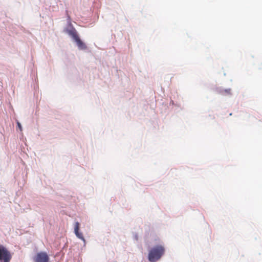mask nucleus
Masks as SVG:
<instances>
[{
  "instance_id": "f257e3e1",
  "label": "nucleus",
  "mask_w": 262,
  "mask_h": 262,
  "mask_svg": "<svg viewBox=\"0 0 262 262\" xmlns=\"http://www.w3.org/2000/svg\"><path fill=\"white\" fill-rule=\"evenodd\" d=\"M164 252L165 248L162 245H157L152 247L149 251V261L156 262L161 258Z\"/></svg>"
},
{
  "instance_id": "f03ea898",
  "label": "nucleus",
  "mask_w": 262,
  "mask_h": 262,
  "mask_svg": "<svg viewBox=\"0 0 262 262\" xmlns=\"http://www.w3.org/2000/svg\"><path fill=\"white\" fill-rule=\"evenodd\" d=\"M12 258L10 252L2 245H0V261L3 262H10Z\"/></svg>"
},
{
  "instance_id": "7ed1b4c3",
  "label": "nucleus",
  "mask_w": 262,
  "mask_h": 262,
  "mask_svg": "<svg viewBox=\"0 0 262 262\" xmlns=\"http://www.w3.org/2000/svg\"><path fill=\"white\" fill-rule=\"evenodd\" d=\"M33 260L34 262H49V257L47 253L41 252L36 254Z\"/></svg>"
},
{
  "instance_id": "20e7f679",
  "label": "nucleus",
  "mask_w": 262,
  "mask_h": 262,
  "mask_svg": "<svg viewBox=\"0 0 262 262\" xmlns=\"http://www.w3.org/2000/svg\"><path fill=\"white\" fill-rule=\"evenodd\" d=\"M79 223L78 222H76L74 225V232L77 237L81 240H82L84 242H85V239L81 233L79 232Z\"/></svg>"
},
{
  "instance_id": "39448f33",
  "label": "nucleus",
  "mask_w": 262,
  "mask_h": 262,
  "mask_svg": "<svg viewBox=\"0 0 262 262\" xmlns=\"http://www.w3.org/2000/svg\"><path fill=\"white\" fill-rule=\"evenodd\" d=\"M75 42L77 43V45L78 48L80 50H85L86 48V45L80 40V38L78 37L77 39L75 40Z\"/></svg>"
},
{
  "instance_id": "423d86ee",
  "label": "nucleus",
  "mask_w": 262,
  "mask_h": 262,
  "mask_svg": "<svg viewBox=\"0 0 262 262\" xmlns=\"http://www.w3.org/2000/svg\"><path fill=\"white\" fill-rule=\"evenodd\" d=\"M67 33L74 39V40L79 37L76 30L74 28L67 30Z\"/></svg>"
},
{
  "instance_id": "0eeeda50",
  "label": "nucleus",
  "mask_w": 262,
  "mask_h": 262,
  "mask_svg": "<svg viewBox=\"0 0 262 262\" xmlns=\"http://www.w3.org/2000/svg\"><path fill=\"white\" fill-rule=\"evenodd\" d=\"M224 92L227 94H231V89H226L224 90Z\"/></svg>"
},
{
  "instance_id": "6e6552de",
  "label": "nucleus",
  "mask_w": 262,
  "mask_h": 262,
  "mask_svg": "<svg viewBox=\"0 0 262 262\" xmlns=\"http://www.w3.org/2000/svg\"><path fill=\"white\" fill-rule=\"evenodd\" d=\"M17 126H18V127L19 129L20 130H22V127H21V126L20 123L19 122H17Z\"/></svg>"
}]
</instances>
